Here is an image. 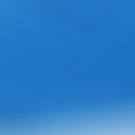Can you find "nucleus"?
Returning <instances> with one entry per match:
<instances>
[{"instance_id":"obj_1","label":"nucleus","mask_w":135,"mask_h":135,"mask_svg":"<svg viewBox=\"0 0 135 135\" xmlns=\"http://www.w3.org/2000/svg\"><path fill=\"white\" fill-rule=\"evenodd\" d=\"M0 86H20V85H0Z\"/></svg>"},{"instance_id":"obj_2","label":"nucleus","mask_w":135,"mask_h":135,"mask_svg":"<svg viewBox=\"0 0 135 135\" xmlns=\"http://www.w3.org/2000/svg\"><path fill=\"white\" fill-rule=\"evenodd\" d=\"M7 77H8V76H7Z\"/></svg>"}]
</instances>
